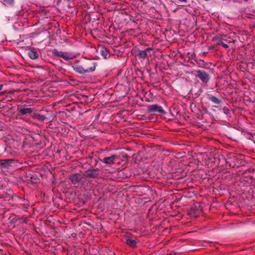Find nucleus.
I'll return each instance as SVG.
<instances>
[{"label": "nucleus", "mask_w": 255, "mask_h": 255, "mask_svg": "<svg viewBox=\"0 0 255 255\" xmlns=\"http://www.w3.org/2000/svg\"><path fill=\"white\" fill-rule=\"evenodd\" d=\"M154 52L155 50L152 47H148L144 50L138 49L135 56L141 61L142 60L151 56Z\"/></svg>", "instance_id": "nucleus-1"}, {"label": "nucleus", "mask_w": 255, "mask_h": 255, "mask_svg": "<svg viewBox=\"0 0 255 255\" xmlns=\"http://www.w3.org/2000/svg\"><path fill=\"white\" fill-rule=\"evenodd\" d=\"M196 76L198 77L203 84L207 83L210 79L211 70L208 68L206 70H198L196 71Z\"/></svg>", "instance_id": "nucleus-2"}, {"label": "nucleus", "mask_w": 255, "mask_h": 255, "mask_svg": "<svg viewBox=\"0 0 255 255\" xmlns=\"http://www.w3.org/2000/svg\"><path fill=\"white\" fill-rule=\"evenodd\" d=\"M96 63H93V66L90 67L87 69H85L82 66L79 65H73L72 67L73 68L74 70L81 74H83L86 73H90L93 72L96 69Z\"/></svg>", "instance_id": "nucleus-3"}, {"label": "nucleus", "mask_w": 255, "mask_h": 255, "mask_svg": "<svg viewBox=\"0 0 255 255\" xmlns=\"http://www.w3.org/2000/svg\"><path fill=\"white\" fill-rule=\"evenodd\" d=\"M121 156L118 155H113L109 157H105L102 161L108 165H112L115 163H120Z\"/></svg>", "instance_id": "nucleus-4"}, {"label": "nucleus", "mask_w": 255, "mask_h": 255, "mask_svg": "<svg viewBox=\"0 0 255 255\" xmlns=\"http://www.w3.org/2000/svg\"><path fill=\"white\" fill-rule=\"evenodd\" d=\"M99 174L100 170L98 168L92 167L86 170L85 176L89 178L95 179L99 177Z\"/></svg>", "instance_id": "nucleus-5"}, {"label": "nucleus", "mask_w": 255, "mask_h": 255, "mask_svg": "<svg viewBox=\"0 0 255 255\" xmlns=\"http://www.w3.org/2000/svg\"><path fill=\"white\" fill-rule=\"evenodd\" d=\"M207 98L209 101L212 102L215 107H218L223 103L222 99L220 97H217L212 95H208Z\"/></svg>", "instance_id": "nucleus-6"}, {"label": "nucleus", "mask_w": 255, "mask_h": 255, "mask_svg": "<svg viewBox=\"0 0 255 255\" xmlns=\"http://www.w3.org/2000/svg\"><path fill=\"white\" fill-rule=\"evenodd\" d=\"M160 115L159 116H160L161 118L168 119L169 120H173L175 118L178 119V116L180 115H178L179 113H159Z\"/></svg>", "instance_id": "nucleus-7"}, {"label": "nucleus", "mask_w": 255, "mask_h": 255, "mask_svg": "<svg viewBox=\"0 0 255 255\" xmlns=\"http://www.w3.org/2000/svg\"><path fill=\"white\" fill-rule=\"evenodd\" d=\"M52 53L54 56L62 57L65 60H68L73 58V57H70L68 55V53L67 52L58 51L55 49L52 51Z\"/></svg>", "instance_id": "nucleus-8"}, {"label": "nucleus", "mask_w": 255, "mask_h": 255, "mask_svg": "<svg viewBox=\"0 0 255 255\" xmlns=\"http://www.w3.org/2000/svg\"><path fill=\"white\" fill-rule=\"evenodd\" d=\"M14 161L15 160L13 159L0 160V167L1 168L8 169Z\"/></svg>", "instance_id": "nucleus-9"}, {"label": "nucleus", "mask_w": 255, "mask_h": 255, "mask_svg": "<svg viewBox=\"0 0 255 255\" xmlns=\"http://www.w3.org/2000/svg\"><path fill=\"white\" fill-rule=\"evenodd\" d=\"M201 210L199 208V206L196 205H193L188 212V214L194 217H197L200 214Z\"/></svg>", "instance_id": "nucleus-10"}, {"label": "nucleus", "mask_w": 255, "mask_h": 255, "mask_svg": "<svg viewBox=\"0 0 255 255\" xmlns=\"http://www.w3.org/2000/svg\"><path fill=\"white\" fill-rule=\"evenodd\" d=\"M147 112H163L165 111L163 110L161 106H158L157 104H153L148 106V109L147 110Z\"/></svg>", "instance_id": "nucleus-11"}, {"label": "nucleus", "mask_w": 255, "mask_h": 255, "mask_svg": "<svg viewBox=\"0 0 255 255\" xmlns=\"http://www.w3.org/2000/svg\"><path fill=\"white\" fill-rule=\"evenodd\" d=\"M27 55L31 59H36L38 57V53L34 47H31L28 50Z\"/></svg>", "instance_id": "nucleus-12"}, {"label": "nucleus", "mask_w": 255, "mask_h": 255, "mask_svg": "<svg viewBox=\"0 0 255 255\" xmlns=\"http://www.w3.org/2000/svg\"><path fill=\"white\" fill-rule=\"evenodd\" d=\"M69 179L73 184L79 183L82 181V177L79 173H75L69 177Z\"/></svg>", "instance_id": "nucleus-13"}, {"label": "nucleus", "mask_w": 255, "mask_h": 255, "mask_svg": "<svg viewBox=\"0 0 255 255\" xmlns=\"http://www.w3.org/2000/svg\"><path fill=\"white\" fill-rule=\"evenodd\" d=\"M30 113L31 114V113ZM32 113V117L33 118H34L35 119L40 120L41 121H42L44 120L45 119H46L48 122H50L52 120L51 119L52 118V117L50 118V117H45L44 115H41L38 114L36 113Z\"/></svg>", "instance_id": "nucleus-14"}, {"label": "nucleus", "mask_w": 255, "mask_h": 255, "mask_svg": "<svg viewBox=\"0 0 255 255\" xmlns=\"http://www.w3.org/2000/svg\"><path fill=\"white\" fill-rule=\"evenodd\" d=\"M100 52L101 55L105 58L106 59L110 57L109 50L105 47H102L100 50Z\"/></svg>", "instance_id": "nucleus-15"}, {"label": "nucleus", "mask_w": 255, "mask_h": 255, "mask_svg": "<svg viewBox=\"0 0 255 255\" xmlns=\"http://www.w3.org/2000/svg\"><path fill=\"white\" fill-rule=\"evenodd\" d=\"M126 243L131 247H135L136 246L137 242L130 238H128L126 239Z\"/></svg>", "instance_id": "nucleus-16"}, {"label": "nucleus", "mask_w": 255, "mask_h": 255, "mask_svg": "<svg viewBox=\"0 0 255 255\" xmlns=\"http://www.w3.org/2000/svg\"><path fill=\"white\" fill-rule=\"evenodd\" d=\"M2 3L5 6H11L14 3V0H2Z\"/></svg>", "instance_id": "nucleus-17"}, {"label": "nucleus", "mask_w": 255, "mask_h": 255, "mask_svg": "<svg viewBox=\"0 0 255 255\" xmlns=\"http://www.w3.org/2000/svg\"><path fill=\"white\" fill-rule=\"evenodd\" d=\"M89 158L91 159V165H92V167L93 168L94 166H95L97 163H98V160L97 158H94L93 157H89Z\"/></svg>", "instance_id": "nucleus-18"}, {"label": "nucleus", "mask_w": 255, "mask_h": 255, "mask_svg": "<svg viewBox=\"0 0 255 255\" xmlns=\"http://www.w3.org/2000/svg\"><path fill=\"white\" fill-rule=\"evenodd\" d=\"M226 117L229 118H234V113H224L223 114V119L226 120Z\"/></svg>", "instance_id": "nucleus-19"}, {"label": "nucleus", "mask_w": 255, "mask_h": 255, "mask_svg": "<svg viewBox=\"0 0 255 255\" xmlns=\"http://www.w3.org/2000/svg\"><path fill=\"white\" fill-rule=\"evenodd\" d=\"M217 44L218 45H222L224 48H227L229 47V46L227 44L225 43L222 39H220L218 41Z\"/></svg>", "instance_id": "nucleus-20"}, {"label": "nucleus", "mask_w": 255, "mask_h": 255, "mask_svg": "<svg viewBox=\"0 0 255 255\" xmlns=\"http://www.w3.org/2000/svg\"><path fill=\"white\" fill-rule=\"evenodd\" d=\"M19 112H32V109L31 108H24L20 109L19 110Z\"/></svg>", "instance_id": "nucleus-21"}, {"label": "nucleus", "mask_w": 255, "mask_h": 255, "mask_svg": "<svg viewBox=\"0 0 255 255\" xmlns=\"http://www.w3.org/2000/svg\"><path fill=\"white\" fill-rule=\"evenodd\" d=\"M119 156H120V155ZM120 156L121 158L120 159V161L121 160L122 161H127L128 160V157L127 155H120Z\"/></svg>", "instance_id": "nucleus-22"}, {"label": "nucleus", "mask_w": 255, "mask_h": 255, "mask_svg": "<svg viewBox=\"0 0 255 255\" xmlns=\"http://www.w3.org/2000/svg\"><path fill=\"white\" fill-rule=\"evenodd\" d=\"M181 4L182 6H186L187 4V0H178Z\"/></svg>", "instance_id": "nucleus-23"}, {"label": "nucleus", "mask_w": 255, "mask_h": 255, "mask_svg": "<svg viewBox=\"0 0 255 255\" xmlns=\"http://www.w3.org/2000/svg\"><path fill=\"white\" fill-rule=\"evenodd\" d=\"M136 117L137 119H140V120H144V121H146V119L145 118H144V119H143V116L140 115H136Z\"/></svg>", "instance_id": "nucleus-24"}, {"label": "nucleus", "mask_w": 255, "mask_h": 255, "mask_svg": "<svg viewBox=\"0 0 255 255\" xmlns=\"http://www.w3.org/2000/svg\"><path fill=\"white\" fill-rule=\"evenodd\" d=\"M220 39H221L219 36H215L214 38V40L219 41Z\"/></svg>", "instance_id": "nucleus-25"}, {"label": "nucleus", "mask_w": 255, "mask_h": 255, "mask_svg": "<svg viewBox=\"0 0 255 255\" xmlns=\"http://www.w3.org/2000/svg\"><path fill=\"white\" fill-rule=\"evenodd\" d=\"M150 93H146L144 94V98L145 97L146 95L150 96Z\"/></svg>", "instance_id": "nucleus-26"}, {"label": "nucleus", "mask_w": 255, "mask_h": 255, "mask_svg": "<svg viewBox=\"0 0 255 255\" xmlns=\"http://www.w3.org/2000/svg\"><path fill=\"white\" fill-rule=\"evenodd\" d=\"M152 97H150V98H148V100L147 99V101H150L152 100Z\"/></svg>", "instance_id": "nucleus-27"}, {"label": "nucleus", "mask_w": 255, "mask_h": 255, "mask_svg": "<svg viewBox=\"0 0 255 255\" xmlns=\"http://www.w3.org/2000/svg\"><path fill=\"white\" fill-rule=\"evenodd\" d=\"M27 113H25V112H23V113H21L22 115H25V114H26Z\"/></svg>", "instance_id": "nucleus-28"}, {"label": "nucleus", "mask_w": 255, "mask_h": 255, "mask_svg": "<svg viewBox=\"0 0 255 255\" xmlns=\"http://www.w3.org/2000/svg\"><path fill=\"white\" fill-rule=\"evenodd\" d=\"M111 253H112V255H115V253H112V252H111Z\"/></svg>", "instance_id": "nucleus-29"}, {"label": "nucleus", "mask_w": 255, "mask_h": 255, "mask_svg": "<svg viewBox=\"0 0 255 255\" xmlns=\"http://www.w3.org/2000/svg\"><path fill=\"white\" fill-rule=\"evenodd\" d=\"M100 116V114H99L97 116V118H98Z\"/></svg>", "instance_id": "nucleus-30"}, {"label": "nucleus", "mask_w": 255, "mask_h": 255, "mask_svg": "<svg viewBox=\"0 0 255 255\" xmlns=\"http://www.w3.org/2000/svg\"><path fill=\"white\" fill-rule=\"evenodd\" d=\"M124 111H125L124 110H121V111H120V112H124Z\"/></svg>", "instance_id": "nucleus-31"}, {"label": "nucleus", "mask_w": 255, "mask_h": 255, "mask_svg": "<svg viewBox=\"0 0 255 255\" xmlns=\"http://www.w3.org/2000/svg\"><path fill=\"white\" fill-rule=\"evenodd\" d=\"M68 112H70V110H66Z\"/></svg>", "instance_id": "nucleus-32"}, {"label": "nucleus", "mask_w": 255, "mask_h": 255, "mask_svg": "<svg viewBox=\"0 0 255 255\" xmlns=\"http://www.w3.org/2000/svg\"><path fill=\"white\" fill-rule=\"evenodd\" d=\"M85 112H89V110H87Z\"/></svg>", "instance_id": "nucleus-33"}]
</instances>
